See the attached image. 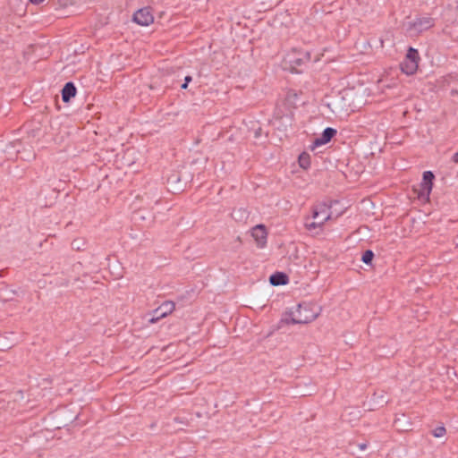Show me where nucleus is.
Returning <instances> with one entry per match:
<instances>
[{
  "instance_id": "obj_1",
  "label": "nucleus",
  "mask_w": 458,
  "mask_h": 458,
  "mask_svg": "<svg viewBox=\"0 0 458 458\" xmlns=\"http://www.w3.org/2000/svg\"><path fill=\"white\" fill-rule=\"evenodd\" d=\"M331 218L330 207L326 203H319L312 207L311 217H305L304 226L308 231L321 229L323 225Z\"/></svg>"
},
{
  "instance_id": "obj_2",
  "label": "nucleus",
  "mask_w": 458,
  "mask_h": 458,
  "mask_svg": "<svg viewBox=\"0 0 458 458\" xmlns=\"http://www.w3.org/2000/svg\"><path fill=\"white\" fill-rule=\"evenodd\" d=\"M284 319L286 324H308L314 321L319 315L318 311H313L311 306L307 303L298 304L295 311H289Z\"/></svg>"
},
{
  "instance_id": "obj_3",
  "label": "nucleus",
  "mask_w": 458,
  "mask_h": 458,
  "mask_svg": "<svg viewBox=\"0 0 458 458\" xmlns=\"http://www.w3.org/2000/svg\"><path fill=\"white\" fill-rule=\"evenodd\" d=\"M420 56L418 50L410 47L407 50L405 57L400 64L401 71L406 75H413L417 72Z\"/></svg>"
},
{
  "instance_id": "obj_4",
  "label": "nucleus",
  "mask_w": 458,
  "mask_h": 458,
  "mask_svg": "<svg viewBox=\"0 0 458 458\" xmlns=\"http://www.w3.org/2000/svg\"><path fill=\"white\" fill-rule=\"evenodd\" d=\"M132 21L140 26H148L154 21V15L150 7H143L136 11Z\"/></svg>"
},
{
  "instance_id": "obj_5",
  "label": "nucleus",
  "mask_w": 458,
  "mask_h": 458,
  "mask_svg": "<svg viewBox=\"0 0 458 458\" xmlns=\"http://www.w3.org/2000/svg\"><path fill=\"white\" fill-rule=\"evenodd\" d=\"M175 309V303L172 301H164L159 307L153 311V317L150 318L151 323H155L159 319L171 314Z\"/></svg>"
},
{
  "instance_id": "obj_6",
  "label": "nucleus",
  "mask_w": 458,
  "mask_h": 458,
  "mask_svg": "<svg viewBox=\"0 0 458 458\" xmlns=\"http://www.w3.org/2000/svg\"><path fill=\"white\" fill-rule=\"evenodd\" d=\"M251 236L254 238L258 248H264L267 244V232L264 225H257L251 230Z\"/></svg>"
},
{
  "instance_id": "obj_7",
  "label": "nucleus",
  "mask_w": 458,
  "mask_h": 458,
  "mask_svg": "<svg viewBox=\"0 0 458 458\" xmlns=\"http://www.w3.org/2000/svg\"><path fill=\"white\" fill-rule=\"evenodd\" d=\"M336 133L337 131L335 129L331 127L326 128L323 131L322 135L314 140L312 148L328 143L336 135Z\"/></svg>"
},
{
  "instance_id": "obj_8",
  "label": "nucleus",
  "mask_w": 458,
  "mask_h": 458,
  "mask_svg": "<svg viewBox=\"0 0 458 458\" xmlns=\"http://www.w3.org/2000/svg\"><path fill=\"white\" fill-rule=\"evenodd\" d=\"M435 179V175L431 171H426L423 173V178L421 182V188H422V193L421 195H427L429 196L432 186H433V180Z\"/></svg>"
},
{
  "instance_id": "obj_9",
  "label": "nucleus",
  "mask_w": 458,
  "mask_h": 458,
  "mask_svg": "<svg viewBox=\"0 0 458 458\" xmlns=\"http://www.w3.org/2000/svg\"><path fill=\"white\" fill-rule=\"evenodd\" d=\"M435 25L434 19L431 17H420L414 21L413 28L421 32L432 28Z\"/></svg>"
},
{
  "instance_id": "obj_10",
  "label": "nucleus",
  "mask_w": 458,
  "mask_h": 458,
  "mask_svg": "<svg viewBox=\"0 0 458 458\" xmlns=\"http://www.w3.org/2000/svg\"><path fill=\"white\" fill-rule=\"evenodd\" d=\"M77 89L73 82H67L64 86L62 89V98L63 101L67 103L71 100L72 98H74L76 95Z\"/></svg>"
},
{
  "instance_id": "obj_11",
  "label": "nucleus",
  "mask_w": 458,
  "mask_h": 458,
  "mask_svg": "<svg viewBox=\"0 0 458 458\" xmlns=\"http://www.w3.org/2000/svg\"><path fill=\"white\" fill-rule=\"evenodd\" d=\"M269 282L274 286L284 285L288 284L289 278L285 273L276 272L270 276Z\"/></svg>"
},
{
  "instance_id": "obj_12",
  "label": "nucleus",
  "mask_w": 458,
  "mask_h": 458,
  "mask_svg": "<svg viewBox=\"0 0 458 458\" xmlns=\"http://www.w3.org/2000/svg\"><path fill=\"white\" fill-rule=\"evenodd\" d=\"M299 99V95L295 90L290 89L286 92L284 98V105L287 106L289 110L296 107L297 100Z\"/></svg>"
},
{
  "instance_id": "obj_13",
  "label": "nucleus",
  "mask_w": 458,
  "mask_h": 458,
  "mask_svg": "<svg viewBox=\"0 0 458 458\" xmlns=\"http://www.w3.org/2000/svg\"><path fill=\"white\" fill-rule=\"evenodd\" d=\"M299 165L303 169H308L310 166V157L308 153L303 152L299 156Z\"/></svg>"
},
{
  "instance_id": "obj_14",
  "label": "nucleus",
  "mask_w": 458,
  "mask_h": 458,
  "mask_svg": "<svg viewBox=\"0 0 458 458\" xmlns=\"http://www.w3.org/2000/svg\"><path fill=\"white\" fill-rule=\"evenodd\" d=\"M85 245H86V241L83 238L74 239L71 243L72 249L74 250H77V251H81V250H84Z\"/></svg>"
},
{
  "instance_id": "obj_15",
  "label": "nucleus",
  "mask_w": 458,
  "mask_h": 458,
  "mask_svg": "<svg viewBox=\"0 0 458 458\" xmlns=\"http://www.w3.org/2000/svg\"><path fill=\"white\" fill-rule=\"evenodd\" d=\"M373 258H374V252L370 250H367L363 252L361 260L365 264L369 265V264H371Z\"/></svg>"
},
{
  "instance_id": "obj_16",
  "label": "nucleus",
  "mask_w": 458,
  "mask_h": 458,
  "mask_svg": "<svg viewBox=\"0 0 458 458\" xmlns=\"http://www.w3.org/2000/svg\"><path fill=\"white\" fill-rule=\"evenodd\" d=\"M446 433V430H445V428L441 426V427H437L434 430H433V436L435 437H442L443 436H445Z\"/></svg>"
},
{
  "instance_id": "obj_17",
  "label": "nucleus",
  "mask_w": 458,
  "mask_h": 458,
  "mask_svg": "<svg viewBox=\"0 0 458 458\" xmlns=\"http://www.w3.org/2000/svg\"><path fill=\"white\" fill-rule=\"evenodd\" d=\"M399 422H400V419H397L394 420V425L399 428L400 430H403V431H408L409 428H402L400 425H399Z\"/></svg>"
},
{
  "instance_id": "obj_18",
  "label": "nucleus",
  "mask_w": 458,
  "mask_h": 458,
  "mask_svg": "<svg viewBox=\"0 0 458 458\" xmlns=\"http://www.w3.org/2000/svg\"><path fill=\"white\" fill-rule=\"evenodd\" d=\"M358 446H359V448L360 450H365L368 447V444L367 443H361V444H359Z\"/></svg>"
},
{
  "instance_id": "obj_19",
  "label": "nucleus",
  "mask_w": 458,
  "mask_h": 458,
  "mask_svg": "<svg viewBox=\"0 0 458 458\" xmlns=\"http://www.w3.org/2000/svg\"><path fill=\"white\" fill-rule=\"evenodd\" d=\"M31 4H42L45 0H29Z\"/></svg>"
},
{
  "instance_id": "obj_20",
  "label": "nucleus",
  "mask_w": 458,
  "mask_h": 458,
  "mask_svg": "<svg viewBox=\"0 0 458 458\" xmlns=\"http://www.w3.org/2000/svg\"><path fill=\"white\" fill-rule=\"evenodd\" d=\"M237 212L241 213V218H242L243 215L247 213L246 209L243 208H240Z\"/></svg>"
},
{
  "instance_id": "obj_21",
  "label": "nucleus",
  "mask_w": 458,
  "mask_h": 458,
  "mask_svg": "<svg viewBox=\"0 0 458 458\" xmlns=\"http://www.w3.org/2000/svg\"><path fill=\"white\" fill-rule=\"evenodd\" d=\"M192 78L191 76H186L184 79V83L189 84L191 82Z\"/></svg>"
},
{
  "instance_id": "obj_22",
  "label": "nucleus",
  "mask_w": 458,
  "mask_h": 458,
  "mask_svg": "<svg viewBox=\"0 0 458 458\" xmlns=\"http://www.w3.org/2000/svg\"><path fill=\"white\" fill-rule=\"evenodd\" d=\"M453 160L454 162L458 163V151L454 155Z\"/></svg>"
},
{
  "instance_id": "obj_23",
  "label": "nucleus",
  "mask_w": 458,
  "mask_h": 458,
  "mask_svg": "<svg viewBox=\"0 0 458 458\" xmlns=\"http://www.w3.org/2000/svg\"><path fill=\"white\" fill-rule=\"evenodd\" d=\"M187 87H188V84H186V83H183V84L181 86V88H182V89H187Z\"/></svg>"
},
{
  "instance_id": "obj_24",
  "label": "nucleus",
  "mask_w": 458,
  "mask_h": 458,
  "mask_svg": "<svg viewBox=\"0 0 458 458\" xmlns=\"http://www.w3.org/2000/svg\"><path fill=\"white\" fill-rule=\"evenodd\" d=\"M322 217H323V215L321 214V215H319V217L316 220L318 221V220L322 219Z\"/></svg>"
}]
</instances>
